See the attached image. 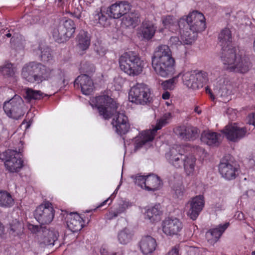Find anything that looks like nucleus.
Wrapping results in <instances>:
<instances>
[{
    "mask_svg": "<svg viewBox=\"0 0 255 255\" xmlns=\"http://www.w3.org/2000/svg\"><path fill=\"white\" fill-rule=\"evenodd\" d=\"M194 111L198 113V114H200L201 113V111L199 110L198 107H196L194 109Z\"/></svg>",
    "mask_w": 255,
    "mask_h": 255,
    "instance_id": "nucleus-62",
    "label": "nucleus"
},
{
    "mask_svg": "<svg viewBox=\"0 0 255 255\" xmlns=\"http://www.w3.org/2000/svg\"><path fill=\"white\" fill-rule=\"evenodd\" d=\"M28 229L32 233H36L37 232H40V229L38 226L29 224L28 225Z\"/></svg>",
    "mask_w": 255,
    "mask_h": 255,
    "instance_id": "nucleus-53",
    "label": "nucleus"
},
{
    "mask_svg": "<svg viewBox=\"0 0 255 255\" xmlns=\"http://www.w3.org/2000/svg\"><path fill=\"white\" fill-rule=\"evenodd\" d=\"M248 164L250 168L255 170V156L249 159Z\"/></svg>",
    "mask_w": 255,
    "mask_h": 255,
    "instance_id": "nucleus-55",
    "label": "nucleus"
},
{
    "mask_svg": "<svg viewBox=\"0 0 255 255\" xmlns=\"http://www.w3.org/2000/svg\"><path fill=\"white\" fill-rule=\"evenodd\" d=\"M182 228V222L176 218L166 219L162 223V231L167 236L177 235Z\"/></svg>",
    "mask_w": 255,
    "mask_h": 255,
    "instance_id": "nucleus-17",
    "label": "nucleus"
},
{
    "mask_svg": "<svg viewBox=\"0 0 255 255\" xmlns=\"http://www.w3.org/2000/svg\"><path fill=\"white\" fill-rule=\"evenodd\" d=\"M174 132L181 139L194 140L198 136V129L193 127L180 126L174 128Z\"/></svg>",
    "mask_w": 255,
    "mask_h": 255,
    "instance_id": "nucleus-19",
    "label": "nucleus"
},
{
    "mask_svg": "<svg viewBox=\"0 0 255 255\" xmlns=\"http://www.w3.org/2000/svg\"><path fill=\"white\" fill-rule=\"evenodd\" d=\"M90 44L89 34L85 31H81L78 35V47L80 50H87Z\"/></svg>",
    "mask_w": 255,
    "mask_h": 255,
    "instance_id": "nucleus-34",
    "label": "nucleus"
},
{
    "mask_svg": "<svg viewBox=\"0 0 255 255\" xmlns=\"http://www.w3.org/2000/svg\"><path fill=\"white\" fill-rule=\"evenodd\" d=\"M196 158L191 155H185L182 163L185 172L188 175H192L195 171L196 166Z\"/></svg>",
    "mask_w": 255,
    "mask_h": 255,
    "instance_id": "nucleus-33",
    "label": "nucleus"
},
{
    "mask_svg": "<svg viewBox=\"0 0 255 255\" xmlns=\"http://www.w3.org/2000/svg\"><path fill=\"white\" fill-rule=\"evenodd\" d=\"M90 104L93 108L97 109L104 119H109L114 116L112 124L118 133L125 134L128 131L129 125L127 116L124 111H117L118 105L110 97L104 95L93 97L90 99Z\"/></svg>",
    "mask_w": 255,
    "mask_h": 255,
    "instance_id": "nucleus-1",
    "label": "nucleus"
},
{
    "mask_svg": "<svg viewBox=\"0 0 255 255\" xmlns=\"http://www.w3.org/2000/svg\"><path fill=\"white\" fill-rule=\"evenodd\" d=\"M162 97L164 100L168 99L170 97V94L168 92H165L162 95Z\"/></svg>",
    "mask_w": 255,
    "mask_h": 255,
    "instance_id": "nucleus-58",
    "label": "nucleus"
},
{
    "mask_svg": "<svg viewBox=\"0 0 255 255\" xmlns=\"http://www.w3.org/2000/svg\"><path fill=\"white\" fill-rule=\"evenodd\" d=\"M169 44L171 46H178L183 44V42L177 36H171L169 40Z\"/></svg>",
    "mask_w": 255,
    "mask_h": 255,
    "instance_id": "nucleus-52",
    "label": "nucleus"
},
{
    "mask_svg": "<svg viewBox=\"0 0 255 255\" xmlns=\"http://www.w3.org/2000/svg\"><path fill=\"white\" fill-rule=\"evenodd\" d=\"M156 30V27L152 22L144 20L138 28L137 34L141 40H149L153 37Z\"/></svg>",
    "mask_w": 255,
    "mask_h": 255,
    "instance_id": "nucleus-18",
    "label": "nucleus"
},
{
    "mask_svg": "<svg viewBox=\"0 0 255 255\" xmlns=\"http://www.w3.org/2000/svg\"><path fill=\"white\" fill-rule=\"evenodd\" d=\"M107 19V17L102 12L101 9L96 10L93 15L92 20L94 24H99L104 26Z\"/></svg>",
    "mask_w": 255,
    "mask_h": 255,
    "instance_id": "nucleus-41",
    "label": "nucleus"
},
{
    "mask_svg": "<svg viewBox=\"0 0 255 255\" xmlns=\"http://www.w3.org/2000/svg\"><path fill=\"white\" fill-rule=\"evenodd\" d=\"M171 117V114L169 113L164 114L152 130H145L142 132L140 136L135 139L134 150H137L143 146L145 148L150 147L151 145V142L153 139L157 130L166 125L168 123V120Z\"/></svg>",
    "mask_w": 255,
    "mask_h": 255,
    "instance_id": "nucleus-6",
    "label": "nucleus"
},
{
    "mask_svg": "<svg viewBox=\"0 0 255 255\" xmlns=\"http://www.w3.org/2000/svg\"><path fill=\"white\" fill-rule=\"evenodd\" d=\"M197 20L198 21L197 22H192L191 24H186V29L190 28V31H193L196 33L204 30L205 28V17H198Z\"/></svg>",
    "mask_w": 255,
    "mask_h": 255,
    "instance_id": "nucleus-39",
    "label": "nucleus"
},
{
    "mask_svg": "<svg viewBox=\"0 0 255 255\" xmlns=\"http://www.w3.org/2000/svg\"><path fill=\"white\" fill-rule=\"evenodd\" d=\"M156 247L155 240L150 236L142 237L139 242L140 250L144 255H149L153 253Z\"/></svg>",
    "mask_w": 255,
    "mask_h": 255,
    "instance_id": "nucleus-25",
    "label": "nucleus"
},
{
    "mask_svg": "<svg viewBox=\"0 0 255 255\" xmlns=\"http://www.w3.org/2000/svg\"><path fill=\"white\" fill-rule=\"evenodd\" d=\"M124 15L122 22L126 26L134 27L138 24L139 16L137 13L130 12Z\"/></svg>",
    "mask_w": 255,
    "mask_h": 255,
    "instance_id": "nucleus-36",
    "label": "nucleus"
},
{
    "mask_svg": "<svg viewBox=\"0 0 255 255\" xmlns=\"http://www.w3.org/2000/svg\"><path fill=\"white\" fill-rule=\"evenodd\" d=\"M53 72V70L41 63L31 62L24 65L21 71V76L28 82H36L39 83L50 78Z\"/></svg>",
    "mask_w": 255,
    "mask_h": 255,
    "instance_id": "nucleus-5",
    "label": "nucleus"
},
{
    "mask_svg": "<svg viewBox=\"0 0 255 255\" xmlns=\"http://www.w3.org/2000/svg\"><path fill=\"white\" fill-rule=\"evenodd\" d=\"M174 196L176 198H181L185 192V188L183 185H180L175 186L174 188Z\"/></svg>",
    "mask_w": 255,
    "mask_h": 255,
    "instance_id": "nucleus-49",
    "label": "nucleus"
},
{
    "mask_svg": "<svg viewBox=\"0 0 255 255\" xmlns=\"http://www.w3.org/2000/svg\"><path fill=\"white\" fill-rule=\"evenodd\" d=\"M132 236L131 232L125 228L118 233L117 239L120 244L127 245L131 241Z\"/></svg>",
    "mask_w": 255,
    "mask_h": 255,
    "instance_id": "nucleus-37",
    "label": "nucleus"
},
{
    "mask_svg": "<svg viewBox=\"0 0 255 255\" xmlns=\"http://www.w3.org/2000/svg\"><path fill=\"white\" fill-rule=\"evenodd\" d=\"M132 206L130 202L126 200H122L119 204L118 207L114 210H111L106 215L108 220H112L117 217L119 215L126 212L127 209Z\"/></svg>",
    "mask_w": 255,
    "mask_h": 255,
    "instance_id": "nucleus-29",
    "label": "nucleus"
},
{
    "mask_svg": "<svg viewBox=\"0 0 255 255\" xmlns=\"http://www.w3.org/2000/svg\"><path fill=\"white\" fill-rule=\"evenodd\" d=\"M120 186H121V184L119 185L118 186V187H117V188L115 189V191L114 192V193L111 195V196L110 197H109L108 198H107L106 200H105L104 201H103L102 203H101L100 205H99L98 206V208H100L101 207H102L104 205H106V204L110 200V202L109 203V205L111 204L113 200V199L115 198V196H116V194L117 193L120 187Z\"/></svg>",
    "mask_w": 255,
    "mask_h": 255,
    "instance_id": "nucleus-51",
    "label": "nucleus"
},
{
    "mask_svg": "<svg viewBox=\"0 0 255 255\" xmlns=\"http://www.w3.org/2000/svg\"><path fill=\"white\" fill-rule=\"evenodd\" d=\"M64 0H55V2L57 3V6L61 7L63 5Z\"/></svg>",
    "mask_w": 255,
    "mask_h": 255,
    "instance_id": "nucleus-59",
    "label": "nucleus"
},
{
    "mask_svg": "<svg viewBox=\"0 0 255 255\" xmlns=\"http://www.w3.org/2000/svg\"><path fill=\"white\" fill-rule=\"evenodd\" d=\"M24 94L23 97L28 102L32 100H40L44 96V94L40 91L34 90L31 88L24 89Z\"/></svg>",
    "mask_w": 255,
    "mask_h": 255,
    "instance_id": "nucleus-35",
    "label": "nucleus"
},
{
    "mask_svg": "<svg viewBox=\"0 0 255 255\" xmlns=\"http://www.w3.org/2000/svg\"><path fill=\"white\" fill-rule=\"evenodd\" d=\"M23 231V224L22 222L15 220L10 224V233L14 236L21 235Z\"/></svg>",
    "mask_w": 255,
    "mask_h": 255,
    "instance_id": "nucleus-40",
    "label": "nucleus"
},
{
    "mask_svg": "<svg viewBox=\"0 0 255 255\" xmlns=\"http://www.w3.org/2000/svg\"><path fill=\"white\" fill-rule=\"evenodd\" d=\"M80 85L82 93L89 95L93 91L94 83L91 78L86 74L78 76L75 81L74 85Z\"/></svg>",
    "mask_w": 255,
    "mask_h": 255,
    "instance_id": "nucleus-22",
    "label": "nucleus"
},
{
    "mask_svg": "<svg viewBox=\"0 0 255 255\" xmlns=\"http://www.w3.org/2000/svg\"><path fill=\"white\" fill-rule=\"evenodd\" d=\"M201 140L210 146H217L221 141V135L209 130L204 131L201 134Z\"/></svg>",
    "mask_w": 255,
    "mask_h": 255,
    "instance_id": "nucleus-27",
    "label": "nucleus"
},
{
    "mask_svg": "<svg viewBox=\"0 0 255 255\" xmlns=\"http://www.w3.org/2000/svg\"><path fill=\"white\" fill-rule=\"evenodd\" d=\"M22 104V98L15 95L9 101L4 103L3 110L8 117L18 119L23 115L21 108Z\"/></svg>",
    "mask_w": 255,
    "mask_h": 255,
    "instance_id": "nucleus-11",
    "label": "nucleus"
},
{
    "mask_svg": "<svg viewBox=\"0 0 255 255\" xmlns=\"http://www.w3.org/2000/svg\"><path fill=\"white\" fill-rule=\"evenodd\" d=\"M128 99L137 105H146L151 100L150 89L144 84H137L130 89Z\"/></svg>",
    "mask_w": 255,
    "mask_h": 255,
    "instance_id": "nucleus-7",
    "label": "nucleus"
},
{
    "mask_svg": "<svg viewBox=\"0 0 255 255\" xmlns=\"http://www.w3.org/2000/svg\"><path fill=\"white\" fill-rule=\"evenodd\" d=\"M236 216H237V218L239 220H242L244 219V214L242 212H237Z\"/></svg>",
    "mask_w": 255,
    "mask_h": 255,
    "instance_id": "nucleus-57",
    "label": "nucleus"
},
{
    "mask_svg": "<svg viewBox=\"0 0 255 255\" xmlns=\"http://www.w3.org/2000/svg\"><path fill=\"white\" fill-rule=\"evenodd\" d=\"M94 48L95 51L100 56H103L106 53V48L99 42L95 44Z\"/></svg>",
    "mask_w": 255,
    "mask_h": 255,
    "instance_id": "nucleus-47",
    "label": "nucleus"
},
{
    "mask_svg": "<svg viewBox=\"0 0 255 255\" xmlns=\"http://www.w3.org/2000/svg\"><path fill=\"white\" fill-rule=\"evenodd\" d=\"M178 77V76L174 77L171 79L163 82L161 84L163 89L168 90H173L177 83Z\"/></svg>",
    "mask_w": 255,
    "mask_h": 255,
    "instance_id": "nucleus-43",
    "label": "nucleus"
},
{
    "mask_svg": "<svg viewBox=\"0 0 255 255\" xmlns=\"http://www.w3.org/2000/svg\"><path fill=\"white\" fill-rule=\"evenodd\" d=\"M6 36L7 37H11V33H10L9 32L7 33L6 34Z\"/></svg>",
    "mask_w": 255,
    "mask_h": 255,
    "instance_id": "nucleus-63",
    "label": "nucleus"
},
{
    "mask_svg": "<svg viewBox=\"0 0 255 255\" xmlns=\"http://www.w3.org/2000/svg\"><path fill=\"white\" fill-rule=\"evenodd\" d=\"M204 17V15L197 11H193L189 13L185 19L181 18L180 19L178 24L174 20L171 16H166L162 19V23L165 29H168L169 30L174 32L178 27H181V25L186 22L187 24H191V23L197 22L198 20L197 17Z\"/></svg>",
    "mask_w": 255,
    "mask_h": 255,
    "instance_id": "nucleus-9",
    "label": "nucleus"
},
{
    "mask_svg": "<svg viewBox=\"0 0 255 255\" xmlns=\"http://www.w3.org/2000/svg\"><path fill=\"white\" fill-rule=\"evenodd\" d=\"M83 70L87 73L90 74L95 72V67L94 64L90 63H86L82 66Z\"/></svg>",
    "mask_w": 255,
    "mask_h": 255,
    "instance_id": "nucleus-50",
    "label": "nucleus"
},
{
    "mask_svg": "<svg viewBox=\"0 0 255 255\" xmlns=\"http://www.w3.org/2000/svg\"><path fill=\"white\" fill-rule=\"evenodd\" d=\"M5 154L4 165L6 170L11 173L19 172L23 166L21 153L16 150L8 149L5 151Z\"/></svg>",
    "mask_w": 255,
    "mask_h": 255,
    "instance_id": "nucleus-10",
    "label": "nucleus"
},
{
    "mask_svg": "<svg viewBox=\"0 0 255 255\" xmlns=\"http://www.w3.org/2000/svg\"><path fill=\"white\" fill-rule=\"evenodd\" d=\"M71 14L76 18L79 19L82 17L83 7L78 1H74L72 4Z\"/></svg>",
    "mask_w": 255,
    "mask_h": 255,
    "instance_id": "nucleus-42",
    "label": "nucleus"
},
{
    "mask_svg": "<svg viewBox=\"0 0 255 255\" xmlns=\"http://www.w3.org/2000/svg\"><path fill=\"white\" fill-rule=\"evenodd\" d=\"M1 72L4 75L12 77L15 74L14 68L11 63H6L1 68Z\"/></svg>",
    "mask_w": 255,
    "mask_h": 255,
    "instance_id": "nucleus-45",
    "label": "nucleus"
},
{
    "mask_svg": "<svg viewBox=\"0 0 255 255\" xmlns=\"http://www.w3.org/2000/svg\"><path fill=\"white\" fill-rule=\"evenodd\" d=\"M252 255H255V251L252 253Z\"/></svg>",
    "mask_w": 255,
    "mask_h": 255,
    "instance_id": "nucleus-64",
    "label": "nucleus"
},
{
    "mask_svg": "<svg viewBox=\"0 0 255 255\" xmlns=\"http://www.w3.org/2000/svg\"><path fill=\"white\" fill-rule=\"evenodd\" d=\"M75 31L73 21L70 19H64L61 24L53 29L52 35L56 41L63 43L73 36Z\"/></svg>",
    "mask_w": 255,
    "mask_h": 255,
    "instance_id": "nucleus-8",
    "label": "nucleus"
},
{
    "mask_svg": "<svg viewBox=\"0 0 255 255\" xmlns=\"http://www.w3.org/2000/svg\"><path fill=\"white\" fill-rule=\"evenodd\" d=\"M205 200L203 196L198 195L189 200L185 205L187 216L195 220L203 209Z\"/></svg>",
    "mask_w": 255,
    "mask_h": 255,
    "instance_id": "nucleus-13",
    "label": "nucleus"
},
{
    "mask_svg": "<svg viewBox=\"0 0 255 255\" xmlns=\"http://www.w3.org/2000/svg\"><path fill=\"white\" fill-rule=\"evenodd\" d=\"M36 52L37 54L40 55V57L43 61H48L51 58L50 49L48 47L42 48L41 46H39L38 51Z\"/></svg>",
    "mask_w": 255,
    "mask_h": 255,
    "instance_id": "nucleus-44",
    "label": "nucleus"
},
{
    "mask_svg": "<svg viewBox=\"0 0 255 255\" xmlns=\"http://www.w3.org/2000/svg\"><path fill=\"white\" fill-rule=\"evenodd\" d=\"M14 203V200L10 193L6 191H0V206L8 208L11 207Z\"/></svg>",
    "mask_w": 255,
    "mask_h": 255,
    "instance_id": "nucleus-38",
    "label": "nucleus"
},
{
    "mask_svg": "<svg viewBox=\"0 0 255 255\" xmlns=\"http://www.w3.org/2000/svg\"><path fill=\"white\" fill-rule=\"evenodd\" d=\"M101 255H124V252L122 249H119L116 252H110L106 248L102 247L100 250Z\"/></svg>",
    "mask_w": 255,
    "mask_h": 255,
    "instance_id": "nucleus-46",
    "label": "nucleus"
},
{
    "mask_svg": "<svg viewBox=\"0 0 255 255\" xmlns=\"http://www.w3.org/2000/svg\"><path fill=\"white\" fill-rule=\"evenodd\" d=\"M54 209L51 203L46 202L39 205L35 210L34 217L41 224H48L53 219Z\"/></svg>",
    "mask_w": 255,
    "mask_h": 255,
    "instance_id": "nucleus-12",
    "label": "nucleus"
},
{
    "mask_svg": "<svg viewBox=\"0 0 255 255\" xmlns=\"http://www.w3.org/2000/svg\"><path fill=\"white\" fill-rule=\"evenodd\" d=\"M249 120H248V123L250 125H253L255 127V113L250 115L248 117Z\"/></svg>",
    "mask_w": 255,
    "mask_h": 255,
    "instance_id": "nucleus-54",
    "label": "nucleus"
},
{
    "mask_svg": "<svg viewBox=\"0 0 255 255\" xmlns=\"http://www.w3.org/2000/svg\"><path fill=\"white\" fill-rule=\"evenodd\" d=\"M135 183L141 188L145 189L146 176L137 175L134 178Z\"/></svg>",
    "mask_w": 255,
    "mask_h": 255,
    "instance_id": "nucleus-48",
    "label": "nucleus"
},
{
    "mask_svg": "<svg viewBox=\"0 0 255 255\" xmlns=\"http://www.w3.org/2000/svg\"><path fill=\"white\" fill-rule=\"evenodd\" d=\"M161 211L159 205L148 208L144 214V219L148 220L150 223H155L160 220Z\"/></svg>",
    "mask_w": 255,
    "mask_h": 255,
    "instance_id": "nucleus-30",
    "label": "nucleus"
},
{
    "mask_svg": "<svg viewBox=\"0 0 255 255\" xmlns=\"http://www.w3.org/2000/svg\"><path fill=\"white\" fill-rule=\"evenodd\" d=\"M161 181L158 176L154 174L146 176L145 190L151 191H156L161 187Z\"/></svg>",
    "mask_w": 255,
    "mask_h": 255,
    "instance_id": "nucleus-31",
    "label": "nucleus"
},
{
    "mask_svg": "<svg viewBox=\"0 0 255 255\" xmlns=\"http://www.w3.org/2000/svg\"><path fill=\"white\" fill-rule=\"evenodd\" d=\"M229 225L228 223L223 225H219L216 228L210 229L206 233V238L207 242L211 245L215 244L228 227Z\"/></svg>",
    "mask_w": 255,
    "mask_h": 255,
    "instance_id": "nucleus-24",
    "label": "nucleus"
},
{
    "mask_svg": "<svg viewBox=\"0 0 255 255\" xmlns=\"http://www.w3.org/2000/svg\"><path fill=\"white\" fill-rule=\"evenodd\" d=\"M130 9V5L127 1L117 2L111 5L108 11L109 15L113 18H119L126 14Z\"/></svg>",
    "mask_w": 255,
    "mask_h": 255,
    "instance_id": "nucleus-20",
    "label": "nucleus"
},
{
    "mask_svg": "<svg viewBox=\"0 0 255 255\" xmlns=\"http://www.w3.org/2000/svg\"><path fill=\"white\" fill-rule=\"evenodd\" d=\"M219 170L222 176L228 180L235 179L238 172L237 167L228 161L221 162L219 166Z\"/></svg>",
    "mask_w": 255,
    "mask_h": 255,
    "instance_id": "nucleus-23",
    "label": "nucleus"
},
{
    "mask_svg": "<svg viewBox=\"0 0 255 255\" xmlns=\"http://www.w3.org/2000/svg\"><path fill=\"white\" fill-rule=\"evenodd\" d=\"M222 132L228 140L237 142L245 137L247 130L246 128L241 127L237 123H234L226 126Z\"/></svg>",
    "mask_w": 255,
    "mask_h": 255,
    "instance_id": "nucleus-15",
    "label": "nucleus"
},
{
    "mask_svg": "<svg viewBox=\"0 0 255 255\" xmlns=\"http://www.w3.org/2000/svg\"><path fill=\"white\" fill-rule=\"evenodd\" d=\"M115 81L123 84L124 82V80L121 77H118L115 79Z\"/></svg>",
    "mask_w": 255,
    "mask_h": 255,
    "instance_id": "nucleus-60",
    "label": "nucleus"
},
{
    "mask_svg": "<svg viewBox=\"0 0 255 255\" xmlns=\"http://www.w3.org/2000/svg\"><path fill=\"white\" fill-rule=\"evenodd\" d=\"M219 43L222 46H227L223 49L221 56L224 67L232 72L246 73L250 68V63L247 59L237 53L238 49L235 47L228 46L232 42V32L229 28L222 29L218 35Z\"/></svg>",
    "mask_w": 255,
    "mask_h": 255,
    "instance_id": "nucleus-2",
    "label": "nucleus"
},
{
    "mask_svg": "<svg viewBox=\"0 0 255 255\" xmlns=\"http://www.w3.org/2000/svg\"><path fill=\"white\" fill-rule=\"evenodd\" d=\"M58 236V233L57 231L45 228L42 230V234L40 236L39 242L40 244L44 245H53Z\"/></svg>",
    "mask_w": 255,
    "mask_h": 255,
    "instance_id": "nucleus-28",
    "label": "nucleus"
},
{
    "mask_svg": "<svg viewBox=\"0 0 255 255\" xmlns=\"http://www.w3.org/2000/svg\"><path fill=\"white\" fill-rule=\"evenodd\" d=\"M4 227L3 225L0 223V237H1L4 233Z\"/></svg>",
    "mask_w": 255,
    "mask_h": 255,
    "instance_id": "nucleus-61",
    "label": "nucleus"
},
{
    "mask_svg": "<svg viewBox=\"0 0 255 255\" xmlns=\"http://www.w3.org/2000/svg\"><path fill=\"white\" fill-rule=\"evenodd\" d=\"M228 82L224 78L220 79L216 83L214 84L212 92L209 87L206 88V92L210 95V97L214 100L215 97H223L227 96L229 94V85Z\"/></svg>",
    "mask_w": 255,
    "mask_h": 255,
    "instance_id": "nucleus-16",
    "label": "nucleus"
},
{
    "mask_svg": "<svg viewBox=\"0 0 255 255\" xmlns=\"http://www.w3.org/2000/svg\"><path fill=\"white\" fill-rule=\"evenodd\" d=\"M184 153V146L174 145L166 153L165 157L172 165L176 168H180L182 167V163L185 156Z\"/></svg>",
    "mask_w": 255,
    "mask_h": 255,
    "instance_id": "nucleus-14",
    "label": "nucleus"
},
{
    "mask_svg": "<svg viewBox=\"0 0 255 255\" xmlns=\"http://www.w3.org/2000/svg\"><path fill=\"white\" fill-rule=\"evenodd\" d=\"M175 59L167 45L158 46L152 57V66L155 72L162 77H167L175 72Z\"/></svg>",
    "mask_w": 255,
    "mask_h": 255,
    "instance_id": "nucleus-3",
    "label": "nucleus"
},
{
    "mask_svg": "<svg viewBox=\"0 0 255 255\" xmlns=\"http://www.w3.org/2000/svg\"><path fill=\"white\" fill-rule=\"evenodd\" d=\"M201 77V74L195 71H187L183 73L182 78L183 83L187 87L196 89L202 86L199 80Z\"/></svg>",
    "mask_w": 255,
    "mask_h": 255,
    "instance_id": "nucleus-21",
    "label": "nucleus"
},
{
    "mask_svg": "<svg viewBox=\"0 0 255 255\" xmlns=\"http://www.w3.org/2000/svg\"><path fill=\"white\" fill-rule=\"evenodd\" d=\"M120 69L130 76H136L142 73L144 62L135 52L129 51L122 54L119 59Z\"/></svg>",
    "mask_w": 255,
    "mask_h": 255,
    "instance_id": "nucleus-4",
    "label": "nucleus"
},
{
    "mask_svg": "<svg viewBox=\"0 0 255 255\" xmlns=\"http://www.w3.org/2000/svg\"><path fill=\"white\" fill-rule=\"evenodd\" d=\"M67 218V228L72 232H78L83 227V221L79 214L71 213Z\"/></svg>",
    "mask_w": 255,
    "mask_h": 255,
    "instance_id": "nucleus-26",
    "label": "nucleus"
},
{
    "mask_svg": "<svg viewBox=\"0 0 255 255\" xmlns=\"http://www.w3.org/2000/svg\"><path fill=\"white\" fill-rule=\"evenodd\" d=\"M180 28V34L181 39L182 40L183 44H191L195 41L197 33L193 31H190V28L186 29L187 27L185 28Z\"/></svg>",
    "mask_w": 255,
    "mask_h": 255,
    "instance_id": "nucleus-32",
    "label": "nucleus"
},
{
    "mask_svg": "<svg viewBox=\"0 0 255 255\" xmlns=\"http://www.w3.org/2000/svg\"><path fill=\"white\" fill-rule=\"evenodd\" d=\"M166 255H178V250L177 248L174 247Z\"/></svg>",
    "mask_w": 255,
    "mask_h": 255,
    "instance_id": "nucleus-56",
    "label": "nucleus"
}]
</instances>
